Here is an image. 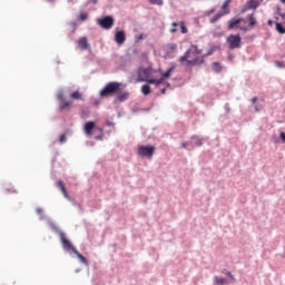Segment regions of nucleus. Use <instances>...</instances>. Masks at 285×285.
Here are the masks:
<instances>
[{
	"instance_id": "1",
	"label": "nucleus",
	"mask_w": 285,
	"mask_h": 285,
	"mask_svg": "<svg viewBox=\"0 0 285 285\" xmlns=\"http://www.w3.org/2000/svg\"><path fill=\"white\" fill-rule=\"evenodd\" d=\"M126 90V83L119 81H109L99 91L100 99H107V97H115L112 104H124L130 97V92Z\"/></svg>"
},
{
	"instance_id": "47",
	"label": "nucleus",
	"mask_w": 285,
	"mask_h": 285,
	"mask_svg": "<svg viewBox=\"0 0 285 285\" xmlns=\"http://www.w3.org/2000/svg\"><path fill=\"white\" fill-rule=\"evenodd\" d=\"M163 81H164V79H161V77L160 78H154V86H161V83H163Z\"/></svg>"
},
{
	"instance_id": "56",
	"label": "nucleus",
	"mask_w": 285,
	"mask_h": 285,
	"mask_svg": "<svg viewBox=\"0 0 285 285\" xmlns=\"http://www.w3.org/2000/svg\"><path fill=\"white\" fill-rule=\"evenodd\" d=\"M224 108H225V112L228 115V112H230V104H225V106H224Z\"/></svg>"
},
{
	"instance_id": "64",
	"label": "nucleus",
	"mask_w": 285,
	"mask_h": 285,
	"mask_svg": "<svg viewBox=\"0 0 285 285\" xmlns=\"http://www.w3.org/2000/svg\"><path fill=\"white\" fill-rule=\"evenodd\" d=\"M275 22H276L275 20L269 19V20H267V26H275Z\"/></svg>"
},
{
	"instance_id": "7",
	"label": "nucleus",
	"mask_w": 285,
	"mask_h": 285,
	"mask_svg": "<svg viewBox=\"0 0 285 285\" xmlns=\"http://www.w3.org/2000/svg\"><path fill=\"white\" fill-rule=\"evenodd\" d=\"M56 186L61 191L65 199L69 200L70 204L75 206V208H78L79 210H81V204H79V202H76V199L70 196V194L68 193V189L66 188V183L62 179H58L56 181Z\"/></svg>"
},
{
	"instance_id": "2",
	"label": "nucleus",
	"mask_w": 285,
	"mask_h": 285,
	"mask_svg": "<svg viewBox=\"0 0 285 285\" xmlns=\"http://www.w3.org/2000/svg\"><path fill=\"white\" fill-rule=\"evenodd\" d=\"M70 99H66V92L63 88L58 90L56 99L58 101L57 112L58 115H63V112H68L72 108V101H85L83 94L79 91V89L72 91L69 95Z\"/></svg>"
},
{
	"instance_id": "55",
	"label": "nucleus",
	"mask_w": 285,
	"mask_h": 285,
	"mask_svg": "<svg viewBox=\"0 0 285 285\" xmlns=\"http://www.w3.org/2000/svg\"><path fill=\"white\" fill-rule=\"evenodd\" d=\"M190 145V142H188V141H183L181 144H180V148H184L185 150L186 149H188V146Z\"/></svg>"
},
{
	"instance_id": "32",
	"label": "nucleus",
	"mask_w": 285,
	"mask_h": 285,
	"mask_svg": "<svg viewBox=\"0 0 285 285\" xmlns=\"http://www.w3.org/2000/svg\"><path fill=\"white\" fill-rule=\"evenodd\" d=\"M214 284L215 285H226V284H228V278L215 276L214 277Z\"/></svg>"
},
{
	"instance_id": "6",
	"label": "nucleus",
	"mask_w": 285,
	"mask_h": 285,
	"mask_svg": "<svg viewBox=\"0 0 285 285\" xmlns=\"http://www.w3.org/2000/svg\"><path fill=\"white\" fill-rule=\"evenodd\" d=\"M96 24L101 28V30H112L115 27V16L104 14L96 19Z\"/></svg>"
},
{
	"instance_id": "49",
	"label": "nucleus",
	"mask_w": 285,
	"mask_h": 285,
	"mask_svg": "<svg viewBox=\"0 0 285 285\" xmlns=\"http://www.w3.org/2000/svg\"><path fill=\"white\" fill-rule=\"evenodd\" d=\"M282 13V7L279 4H276L274 14H277L278 17Z\"/></svg>"
},
{
	"instance_id": "43",
	"label": "nucleus",
	"mask_w": 285,
	"mask_h": 285,
	"mask_svg": "<svg viewBox=\"0 0 285 285\" xmlns=\"http://www.w3.org/2000/svg\"><path fill=\"white\" fill-rule=\"evenodd\" d=\"M150 6H164V0H148Z\"/></svg>"
},
{
	"instance_id": "15",
	"label": "nucleus",
	"mask_w": 285,
	"mask_h": 285,
	"mask_svg": "<svg viewBox=\"0 0 285 285\" xmlns=\"http://www.w3.org/2000/svg\"><path fill=\"white\" fill-rule=\"evenodd\" d=\"M139 52V49H137V47L130 48L129 52H127L125 55L124 59V63H120V70H124L126 68V62L132 61V55H137Z\"/></svg>"
},
{
	"instance_id": "9",
	"label": "nucleus",
	"mask_w": 285,
	"mask_h": 285,
	"mask_svg": "<svg viewBox=\"0 0 285 285\" xmlns=\"http://www.w3.org/2000/svg\"><path fill=\"white\" fill-rule=\"evenodd\" d=\"M59 155V151L55 153V156L51 159V179H57L61 173H63V168L61 167V164L57 163V156Z\"/></svg>"
},
{
	"instance_id": "14",
	"label": "nucleus",
	"mask_w": 285,
	"mask_h": 285,
	"mask_svg": "<svg viewBox=\"0 0 285 285\" xmlns=\"http://www.w3.org/2000/svg\"><path fill=\"white\" fill-rule=\"evenodd\" d=\"M195 66H207L206 59L196 56L193 59L187 60L185 63L186 68H195Z\"/></svg>"
},
{
	"instance_id": "44",
	"label": "nucleus",
	"mask_w": 285,
	"mask_h": 285,
	"mask_svg": "<svg viewBox=\"0 0 285 285\" xmlns=\"http://www.w3.org/2000/svg\"><path fill=\"white\" fill-rule=\"evenodd\" d=\"M215 12H217V8H212L207 11L204 12V17H210V14H215Z\"/></svg>"
},
{
	"instance_id": "34",
	"label": "nucleus",
	"mask_w": 285,
	"mask_h": 285,
	"mask_svg": "<svg viewBox=\"0 0 285 285\" xmlns=\"http://www.w3.org/2000/svg\"><path fill=\"white\" fill-rule=\"evenodd\" d=\"M222 50V46L220 45H215V46H210L207 50V55L213 56V53L217 52Z\"/></svg>"
},
{
	"instance_id": "24",
	"label": "nucleus",
	"mask_w": 285,
	"mask_h": 285,
	"mask_svg": "<svg viewBox=\"0 0 285 285\" xmlns=\"http://www.w3.org/2000/svg\"><path fill=\"white\" fill-rule=\"evenodd\" d=\"M262 1L264 0H247L245 4H247L249 10H257L262 6Z\"/></svg>"
},
{
	"instance_id": "28",
	"label": "nucleus",
	"mask_w": 285,
	"mask_h": 285,
	"mask_svg": "<svg viewBox=\"0 0 285 285\" xmlns=\"http://www.w3.org/2000/svg\"><path fill=\"white\" fill-rule=\"evenodd\" d=\"M212 70L215 72V75H219L222 70H224V66L219 61L212 62Z\"/></svg>"
},
{
	"instance_id": "50",
	"label": "nucleus",
	"mask_w": 285,
	"mask_h": 285,
	"mask_svg": "<svg viewBox=\"0 0 285 285\" xmlns=\"http://www.w3.org/2000/svg\"><path fill=\"white\" fill-rule=\"evenodd\" d=\"M145 70H148V75H153V62L145 67Z\"/></svg>"
},
{
	"instance_id": "17",
	"label": "nucleus",
	"mask_w": 285,
	"mask_h": 285,
	"mask_svg": "<svg viewBox=\"0 0 285 285\" xmlns=\"http://www.w3.org/2000/svg\"><path fill=\"white\" fill-rule=\"evenodd\" d=\"M189 146L191 148H202V146H204V139L200 136L193 135L190 137Z\"/></svg>"
},
{
	"instance_id": "48",
	"label": "nucleus",
	"mask_w": 285,
	"mask_h": 285,
	"mask_svg": "<svg viewBox=\"0 0 285 285\" xmlns=\"http://www.w3.org/2000/svg\"><path fill=\"white\" fill-rule=\"evenodd\" d=\"M131 112L134 115H139V112H141V108L137 107V106H134L132 109H131Z\"/></svg>"
},
{
	"instance_id": "21",
	"label": "nucleus",
	"mask_w": 285,
	"mask_h": 285,
	"mask_svg": "<svg viewBox=\"0 0 285 285\" xmlns=\"http://www.w3.org/2000/svg\"><path fill=\"white\" fill-rule=\"evenodd\" d=\"M190 55H193V49L191 47H189L183 56H180L178 58V62L181 63L183 66H186L187 61H190V59H188L190 57Z\"/></svg>"
},
{
	"instance_id": "29",
	"label": "nucleus",
	"mask_w": 285,
	"mask_h": 285,
	"mask_svg": "<svg viewBox=\"0 0 285 285\" xmlns=\"http://www.w3.org/2000/svg\"><path fill=\"white\" fill-rule=\"evenodd\" d=\"M233 0H225L224 3L220 7V12L223 14H230V8H228V4L232 3Z\"/></svg>"
},
{
	"instance_id": "61",
	"label": "nucleus",
	"mask_w": 285,
	"mask_h": 285,
	"mask_svg": "<svg viewBox=\"0 0 285 285\" xmlns=\"http://www.w3.org/2000/svg\"><path fill=\"white\" fill-rule=\"evenodd\" d=\"M156 72H159L160 77L163 78V75H164V69L161 67H158Z\"/></svg>"
},
{
	"instance_id": "45",
	"label": "nucleus",
	"mask_w": 285,
	"mask_h": 285,
	"mask_svg": "<svg viewBox=\"0 0 285 285\" xmlns=\"http://www.w3.org/2000/svg\"><path fill=\"white\" fill-rule=\"evenodd\" d=\"M177 28H179V23L178 22H173L171 23V29L169 30V32H171V35H175V32H177Z\"/></svg>"
},
{
	"instance_id": "51",
	"label": "nucleus",
	"mask_w": 285,
	"mask_h": 285,
	"mask_svg": "<svg viewBox=\"0 0 285 285\" xmlns=\"http://www.w3.org/2000/svg\"><path fill=\"white\" fill-rule=\"evenodd\" d=\"M248 10H250V9H248L247 4H244V7L242 8V10H240V12L238 14L242 16L245 12H248Z\"/></svg>"
},
{
	"instance_id": "59",
	"label": "nucleus",
	"mask_w": 285,
	"mask_h": 285,
	"mask_svg": "<svg viewBox=\"0 0 285 285\" xmlns=\"http://www.w3.org/2000/svg\"><path fill=\"white\" fill-rule=\"evenodd\" d=\"M161 86H165V88H170L171 85L167 80H163Z\"/></svg>"
},
{
	"instance_id": "19",
	"label": "nucleus",
	"mask_w": 285,
	"mask_h": 285,
	"mask_svg": "<svg viewBox=\"0 0 285 285\" xmlns=\"http://www.w3.org/2000/svg\"><path fill=\"white\" fill-rule=\"evenodd\" d=\"M78 48L81 50H90V42H88L87 36H82L78 39Z\"/></svg>"
},
{
	"instance_id": "60",
	"label": "nucleus",
	"mask_w": 285,
	"mask_h": 285,
	"mask_svg": "<svg viewBox=\"0 0 285 285\" xmlns=\"http://www.w3.org/2000/svg\"><path fill=\"white\" fill-rule=\"evenodd\" d=\"M140 110H141V112H150L153 110V108L147 107V108H141Z\"/></svg>"
},
{
	"instance_id": "4",
	"label": "nucleus",
	"mask_w": 285,
	"mask_h": 285,
	"mask_svg": "<svg viewBox=\"0 0 285 285\" xmlns=\"http://www.w3.org/2000/svg\"><path fill=\"white\" fill-rule=\"evenodd\" d=\"M36 215H38L39 222H46L48 228L51 230V233L58 235L59 239L66 235V232H63L61 227H59V225H57V223L52 220V218L48 216V214H46V210L43 208L37 207Z\"/></svg>"
},
{
	"instance_id": "31",
	"label": "nucleus",
	"mask_w": 285,
	"mask_h": 285,
	"mask_svg": "<svg viewBox=\"0 0 285 285\" xmlns=\"http://www.w3.org/2000/svg\"><path fill=\"white\" fill-rule=\"evenodd\" d=\"M226 13H223L220 10L215 13L210 19H209V23H217V21H219V19H222V17H225Z\"/></svg>"
},
{
	"instance_id": "20",
	"label": "nucleus",
	"mask_w": 285,
	"mask_h": 285,
	"mask_svg": "<svg viewBox=\"0 0 285 285\" xmlns=\"http://www.w3.org/2000/svg\"><path fill=\"white\" fill-rule=\"evenodd\" d=\"M79 110H80V119H82V120L89 119V117H90V115L92 112V108L91 107L80 106Z\"/></svg>"
},
{
	"instance_id": "53",
	"label": "nucleus",
	"mask_w": 285,
	"mask_h": 285,
	"mask_svg": "<svg viewBox=\"0 0 285 285\" xmlns=\"http://www.w3.org/2000/svg\"><path fill=\"white\" fill-rule=\"evenodd\" d=\"M213 37L219 39L220 37H224V32H222V31H219V32L215 31V32L213 33Z\"/></svg>"
},
{
	"instance_id": "57",
	"label": "nucleus",
	"mask_w": 285,
	"mask_h": 285,
	"mask_svg": "<svg viewBox=\"0 0 285 285\" xmlns=\"http://www.w3.org/2000/svg\"><path fill=\"white\" fill-rule=\"evenodd\" d=\"M96 141H104V134H99L95 137Z\"/></svg>"
},
{
	"instance_id": "23",
	"label": "nucleus",
	"mask_w": 285,
	"mask_h": 285,
	"mask_svg": "<svg viewBox=\"0 0 285 285\" xmlns=\"http://www.w3.org/2000/svg\"><path fill=\"white\" fill-rule=\"evenodd\" d=\"M1 186H2L3 190H4L8 195H10V194L17 195V193H19L17 189H13L11 183L2 181Z\"/></svg>"
},
{
	"instance_id": "37",
	"label": "nucleus",
	"mask_w": 285,
	"mask_h": 285,
	"mask_svg": "<svg viewBox=\"0 0 285 285\" xmlns=\"http://www.w3.org/2000/svg\"><path fill=\"white\" fill-rule=\"evenodd\" d=\"M148 36L146 33H139L135 36V43H139V41H144V39H147Z\"/></svg>"
},
{
	"instance_id": "3",
	"label": "nucleus",
	"mask_w": 285,
	"mask_h": 285,
	"mask_svg": "<svg viewBox=\"0 0 285 285\" xmlns=\"http://www.w3.org/2000/svg\"><path fill=\"white\" fill-rule=\"evenodd\" d=\"M60 244H61V248L63 250V253H66V255H69V257H71L72 259H78L80 264H82L83 266H86V268L89 271L90 269V261L88 259V257L83 256V254L79 253V249H77V247L75 246V244L72 243V240H70V238H68V235H63L60 238Z\"/></svg>"
},
{
	"instance_id": "16",
	"label": "nucleus",
	"mask_w": 285,
	"mask_h": 285,
	"mask_svg": "<svg viewBox=\"0 0 285 285\" xmlns=\"http://www.w3.org/2000/svg\"><path fill=\"white\" fill-rule=\"evenodd\" d=\"M75 134V131L72 130V128L67 127L63 132H61L58 136V142H60L61 145L66 144L68 141V137H72V135Z\"/></svg>"
},
{
	"instance_id": "18",
	"label": "nucleus",
	"mask_w": 285,
	"mask_h": 285,
	"mask_svg": "<svg viewBox=\"0 0 285 285\" xmlns=\"http://www.w3.org/2000/svg\"><path fill=\"white\" fill-rule=\"evenodd\" d=\"M177 70V62L171 61L170 66L163 72V79H170L173 77V72Z\"/></svg>"
},
{
	"instance_id": "62",
	"label": "nucleus",
	"mask_w": 285,
	"mask_h": 285,
	"mask_svg": "<svg viewBox=\"0 0 285 285\" xmlns=\"http://www.w3.org/2000/svg\"><path fill=\"white\" fill-rule=\"evenodd\" d=\"M252 104H257V101H259V98L257 96H254L252 99H250Z\"/></svg>"
},
{
	"instance_id": "30",
	"label": "nucleus",
	"mask_w": 285,
	"mask_h": 285,
	"mask_svg": "<svg viewBox=\"0 0 285 285\" xmlns=\"http://www.w3.org/2000/svg\"><path fill=\"white\" fill-rule=\"evenodd\" d=\"M140 91L144 95V97H148L153 92V87H150V85L148 83H145L141 86Z\"/></svg>"
},
{
	"instance_id": "11",
	"label": "nucleus",
	"mask_w": 285,
	"mask_h": 285,
	"mask_svg": "<svg viewBox=\"0 0 285 285\" xmlns=\"http://www.w3.org/2000/svg\"><path fill=\"white\" fill-rule=\"evenodd\" d=\"M114 41L117 43V46H124V43H126V31L117 27L114 35Z\"/></svg>"
},
{
	"instance_id": "63",
	"label": "nucleus",
	"mask_w": 285,
	"mask_h": 285,
	"mask_svg": "<svg viewBox=\"0 0 285 285\" xmlns=\"http://www.w3.org/2000/svg\"><path fill=\"white\" fill-rule=\"evenodd\" d=\"M100 104H101V100L99 99H95L92 102L94 106H99Z\"/></svg>"
},
{
	"instance_id": "39",
	"label": "nucleus",
	"mask_w": 285,
	"mask_h": 285,
	"mask_svg": "<svg viewBox=\"0 0 285 285\" xmlns=\"http://www.w3.org/2000/svg\"><path fill=\"white\" fill-rule=\"evenodd\" d=\"M274 66H276L279 70H284L285 62L283 60H275Z\"/></svg>"
},
{
	"instance_id": "36",
	"label": "nucleus",
	"mask_w": 285,
	"mask_h": 285,
	"mask_svg": "<svg viewBox=\"0 0 285 285\" xmlns=\"http://www.w3.org/2000/svg\"><path fill=\"white\" fill-rule=\"evenodd\" d=\"M223 275H226L230 282H235V275H233V272L228 271V268H223Z\"/></svg>"
},
{
	"instance_id": "25",
	"label": "nucleus",
	"mask_w": 285,
	"mask_h": 285,
	"mask_svg": "<svg viewBox=\"0 0 285 285\" xmlns=\"http://www.w3.org/2000/svg\"><path fill=\"white\" fill-rule=\"evenodd\" d=\"M272 141H274V144H285V131H279L278 137L274 134L272 136Z\"/></svg>"
},
{
	"instance_id": "40",
	"label": "nucleus",
	"mask_w": 285,
	"mask_h": 285,
	"mask_svg": "<svg viewBox=\"0 0 285 285\" xmlns=\"http://www.w3.org/2000/svg\"><path fill=\"white\" fill-rule=\"evenodd\" d=\"M90 3H92L94 6H97V3H99V0H87V1L82 4V10H86V7L90 6Z\"/></svg>"
},
{
	"instance_id": "58",
	"label": "nucleus",
	"mask_w": 285,
	"mask_h": 285,
	"mask_svg": "<svg viewBox=\"0 0 285 285\" xmlns=\"http://www.w3.org/2000/svg\"><path fill=\"white\" fill-rule=\"evenodd\" d=\"M227 60L228 61H234L235 60V56L233 53L228 52Z\"/></svg>"
},
{
	"instance_id": "52",
	"label": "nucleus",
	"mask_w": 285,
	"mask_h": 285,
	"mask_svg": "<svg viewBox=\"0 0 285 285\" xmlns=\"http://www.w3.org/2000/svg\"><path fill=\"white\" fill-rule=\"evenodd\" d=\"M106 126H108L109 128H112V130H115V122L114 121L106 120Z\"/></svg>"
},
{
	"instance_id": "38",
	"label": "nucleus",
	"mask_w": 285,
	"mask_h": 285,
	"mask_svg": "<svg viewBox=\"0 0 285 285\" xmlns=\"http://www.w3.org/2000/svg\"><path fill=\"white\" fill-rule=\"evenodd\" d=\"M145 83H148V86H155V77L153 75H149L146 77Z\"/></svg>"
},
{
	"instance_id": "13",
	"label": "nucleus",
	"mask_w": 285,
	"mask_h": 285,
	"mask_svg": "<svg viewBox=\"0 0 285 285\" xmlns=\"http://www.w3.org/2000/svg\"><path fill=\"white\" fill-rule=\"evenodd\" d=\"M175 50H177V43H167L166 48H164L165 53L161 56L163 59H175V56L173 55Z\"/></svg>"
},
{
	"instance_id": "26",
	"label": "nucleus",
	"mask_w": 285,
	"mask_h": 285,
	"mask_svg": "<svg viewBox=\"0 0 285 285\" xmlns=\"http://www.w3.org/2000/svg\"><path fill=\"white\" fill-rule=\"evenodd\" d=\"M247 26L252 30L257 26V18H255V13L247 14Z\"/></svg>"
},
{
	"instance_id": "22",
	"label": "nucleus",
	"mask_w": 285,
	"mask_h": 285,
	"mask_svg": "<svg viewBox=\"0 0 285 285\" xmlns=\"http://www.w3.org/2000/svg\"><path fill=\"white\" fill-rule=\"evenodd\" d=\"M239 28V20L237 16L227 21V30H237Z\"/></svg>"
},
{
	"instance_id": "10",
	"label": "nucleus",
	"mask_w": 285,
	"mask_h": 285,
	"mask_svg": "<svg viewBox=\"0 0 285 285\" xmlns=\"http://www.w3.org/2000/svg\"><path fill=\"white\" fill-rule=\"evenodd\" d=\"M83 132L87 137H92L97 132V120H88L83 124Z\"/></svg>"
},
{
	"instance_id": "12",
	"label": "nucleus",
	"mask_w": 285,
	"mask_h": 285,
	"mask_svg": "<svg viewBox=\"0 0 285 285\" xmlns=\"http://www.w3.org/2000/svg\"><path fill=\"white\" fill-rule=\"evenodd\" d=\"M147 77H150V73H148V69H146V67L144 66H139L137 69L136 83H144Z\"/></svg>"
},
{
	"instance_id": "35",
	"label": "nucleus",
	"mask_w": 285,
	"mask_h": 285,
	"mask_svg": "<svg viewBox=\"0 0 285 285\" xmlns=\"http://www.w3.org/2000/svg\"><path fill=\"white\" fill-rule=\"evenodd\" d=\"M191 48V55H194L195 57H197V55H202V52H204L203 49H199V47L197 45H190Z\"/></svg>"
},
{
	"instance_id": "46",
	"label": "nucleus",
	"mask_w": 285,
	"mask_h": 285,
	"mask_svg": "<svg viewBox=\"0 0 285 285\" xmlns=\"http://www.w3.org/2000/svg\"><path fill=\"white\" fill-rule=\"evenodd\" d=\"M237 19H238V24L240 23H248V16H246L245 18L240 17L239 14H236Z\"/></svg>"
},
{
	"instance_id": "27",
	"label": "nucleus",
	"mask_w": 285,
	"mask_h": 285,
	"mask_svg": "<svg viewBox=\"0 0 285 285\" xmlns=\"http://www.w3.org/2000/svg\"><path fill=\"white\" fill-rule=\"evenodd\" d=\"M89 17H90V14L88 12L83 11V7H81V10L77 16V20L80 21V23H83V22L88 21Z\"/></svg>"
},
{
	"instance_id": "33",
	"label": "nucleus",
	"mask_w": 285,
	"mask_h": 285,
	"mask_svg": "<svg viewBox=\"0 0 285 285\" xmlns=\"http://www.w3.org/2000/svg\"><path fill=\"white\" fill-rule=\"evenodd\" d=\"M275 30H276V32H278V35H285V27L279 21L275 22Z\"/></svg>"
},
{
	"instance_id": "8",
	"label": "nucleus",
	"mask_w": 285,
	"mask_h": 285,
	"mask_svg": "<svg viewBox=\"0 0 285 285\" xmlns=\"http://www.w3.org/2000/svg\"><path fill=\"white\" fill-rule=\"evenodd\" d=\"M226 43L229 50H237L242 48V35L240 33H230L226 38Z\"/></svg>"
},
{
	"instance_id": "5",
	"label": "nucleus",
	"mask_w": 285,
	"mask_h": 285,
	"mask_svg": "<svg viewBox=\"0 0 285 285\" xmlns=\"http://www.w3.org/2000/svg\"><path fill=\"white\" fill-rule=\"evenodd\" d=\"M155 153H157V147L153 144H139L137 146V155L140 159H151L155 156Z\"/></svg>"
},
{
	"instance_id": "54",
	"label": "nucleus",
	"mask_w": 285,
	"mask_h": 285,
	"mask_svg": "<svg viewBox=\"0 0 285 285\" xmlns=\"http://www.w3.org/2000/svg\"><path fill=\"white\" fill-rule=\"evenodd\" d=\"M71 28H72V30H71V35H75V32H77V22H71Z\"/></svg>"
},
{
	"instance_id": "41",
	"label": "nucleus",
	"mask_w": 285,
	"mask_h": 285,
	"mask_svg": "<svg viewBox=\"0 0 285 285\" xmlns=\"http://www.w3.org/2000/svg\"><path fill=\"white\" fill-rule=\"evenodd\" d=\"M236 30H242V32H250L253 30L248 24L236 27Z\"/></svg>"
},
{
	"instance_id": "42",
	"label": "nucleus",
	"mask_w": 285,
	"mask_h": 285,
	"mask_svg": "<svg viewBox=\"0 0 285 285\" xmlns=\"http://www.w3.org/2000/svg\"><path fill=\"white\" fill-rule=\"evenodd\" d=\"M181 35H188V27H186V23L181 22L179 24Z\"/></svg>"
}]
</instances>
